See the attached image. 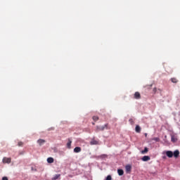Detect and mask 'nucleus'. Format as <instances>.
I'll list each match as a JSON object with an SVG mask.
<instances>
[{
	"instance_id": "nucleus-28",
	"label": "nucleus",
	"mask_w": 180,
	"mask_h": 180,
	"mask_svg": "<svg viewBox=\"0 0 180 180\" xmlns=\"http://www.w3.org/2000/svg\"><path fill=\"white\" fill-rule=\"evenodd\" d=\"M104 155V157H106V155Z\"/></svg>"
},
{
	"instance_id": "nucleus-22",
	"label": "nucleus",
	"mask_w": 180,
	"mask_h": 180,
	"mask_svg": "<svg viewBox=\"0 0 180 180\" xmlns=\"http://www.w3.org/2000/svg\"><path fill=\"white\" fill-rule=\"evenodd\" d=\"M105 180H112V176L110 175L107 176Z\"/></svg>"
},
{
	"instance_id": "nucleus-15",
	"label": "nucleus",
	"mask_w": 180,
	"mask_h": 180,
	"mask_svg": "<svg viewBox=\"0 0 180 180\" xmlns=\"http://www.w3.org/2000/svg\"><path fill=\"white\" fill-rule=\"evenodd\" d=\"M173 155L177 158V157H179V150H175L173 153Z\"/></svg>"
},
{
	"instance_id": "nucleus-14",
	"label": "nucleus",
	"mask_w": 180,
	"mask_h": 180,
	"mask_svg": "<svg viewBox=\"0 0 180 180\" xmlns=\"http://www.w3.org/2000/svg\"><path fill=\"white\" fill-rule=\"evenodd\" d=\"M74 153H81V147H76L74 148Z\"/></svg>"
},
{
	"instance_id": "nucleus-10",
	"label": "nucleus",
	"mask_w": 180,
	"mask_h": 180,
	"mask_svg": "<svg viewBox=\"0 0 180 180\" xmlns=\"http://www.w3.org/2000/svg\"><path fill=\"white\" fill-rule=\"evenodd\" d=\"M117 174L120 175V176H122L124 174V172L122 169H117Z\"/></svg>"
},
{
	"instance_id": "nucleus-13",
	"label": "nucleus",
	"mask_w": 180,
	"mask_h": 180,
	"mask_svg": "<svg viewBox=\"0 0 180 180\" xmlns=\"http://www.w3.org/2000/svg\"><path fill=\"white\" fill-rule=\"evenodd\" d=\"M135 131H136V133H140L141 131V127H140V126L139 125H136L135 128Z\"/></svg>"
},
{
	"instance_id": "nucleus-17",
	"label": "nucleus",
	"mask_w": 180,
	"mask_h": 180,
	"mask_svg": "<svg viewBox=\"0 0 180 180\" xmlns=\"http://www.w3.org/2000/svg\"><path fill=\"white\" fill-rule=\"evenodd\" d=\"M60 176H61L60 174H56L53 177V180H57L60 178Z\"/></svg>"
},
{
	"instance_id": "nucleus-3",
	"label": "nucleus",
	"mask_w": 180,
	"mask_h": 180,
	"mask_svg": "<svg viewBox=\"0 0 180 180\" xmlns=\"http://www.w3.org/2000/svg\"><path fill=\"white\" fill-rule=\"evenodd\" d=\"M166 155L169 158H172V157H174V153H172V151H171V150H167L166 152Z\"/></svg>"
},
{
	"instance_id": "nucleus-19",
	"label": "nucleus",
	"mask_w": 180,
	"mask_h": 180,
	"mask_svg": "<svg viewBox=\"0 0 180 180\" xmlns=\"http://www.w3.org/2000/svg\"><path fill=\"white\" fill-rule=\"evenodd\" d=\"M93 120H94V122H98V120H99V117L98 116H94Z\"/></svg>"
},
{
	"instance_id": "nucleus-23",
	"label": "nucleus",
	"mask_w": 180,
	"mask_h": 180,
	"mask_svg": "<svg viewBox=\"0 0 180 180\" xmlns=\"http://www.w3.org/2000/svg\"><path fill=\"white\" fill-rule=\"evenodd\" d=\"M129 122H130L131 124H133L134 123V120H133V119H131V118L129 119Z\"/></svg>"
},
{
	"instance_id": "nucleus-21",
	"label": "nucleus",
	"mask_w": 180,
	"mask_h": 180,
	"mask_svg": "<svg viewBox=\"0 0 180 180\" xmlns=\"http://www.w3.org/2000/svg\"><path fill=\"white\" fill-rule=\"evenodd\" d=\"M18 147H22L23 146V142L22 141L18 142Z\"/></svg>"
},
{
	"instance_id": "nucleus-16",
	"label": "nucleus",
	"mask_w": 180,
	"mask_h": 180,
	"mask_svg": "<svg viewBox=\"0 0 180 180\" xmlns=\"http://www.w3.org/2000/svg\"><path fill=\"white\" fill-rule=\"evenodd\" d=\"M148 153V148L146 147L143 150L141 151V154H146Z\"/></svg>"
},
{
	"instance_id": "nucleus-20",
	"label": "nucleus",
	"mask_w": 180,
	"mask_h": 180,
	"mask_svg": "<svg viewBox=\"0 0 180 180\" xmlns=\"http://www.w3.org/2000/svg\"><path fill=\"white\" fill-rule=\"evenodd\" d=\"M152 140H153L154 141L158 142V141H160V138H158V137L153 138V139H152Z\"/></svg>"
},
{
	"instance_id": "nucleus-4",
	"label": "nucleus",
	"mask_w": 180,
	"mask_h": 180,
	"mask_svg": "<svg viewBox=\"0 0 180 180\" xmlns=\"http://www.w3.org/2000/svg\"><path fill=\"white\" fill-rule=\"evenodd\" d=\"M171 141L172 143H176L178 141V137L175 135H171Z\"/></svg>"
},
{
	"instance_id": "nucleus-27",
	"label": "nucleus",
	"mask_w": 180,
	"mask_h": 180,
	"mask_svg": "<svg viewBox=\"0 0 180 180\" xmlns=\"http://www.w3.org/2000/svg\"><path fill=\"white\" fill-rule=\"evenodd\" d=\"M92 124H94H94H95V123H94V122H93V123H92Z\"/></svg>"
},
{
	"instance_id": "nucleus-1",
	"label": "nucleus",
	"mask_w": 180,
	"mask_h": 180,
	"mask_svg": "<svg viewBox=\"0 0 180 180\" xmlns=\"http://www.w3.org/2000/svg\"><path fill=\"white\" fill-rule=\"evenodd\" d=\"M108 124H105L104 126L103 127H99V126H97L96 127V131H103V130H105V129H106L108 130V129H110L108 127Z\"/></svg>"
},
{
	"instance_id": "nucleus-2",
	"label": "nucleus",
	"mask_w": 180,
	"mask_h": 180,
	"mask_svg": "<svg viewBox=\"0 0 180 180\" xmlns=\"http://www.w3.org/2000/svg\"><path fill=\"white\" fill-rule=\"evenodd\" d=\"M11 161H12L11 158H3V162L4 164H11Z\"/></svg>"
},
{
	"instance_id": "nucleus-5",
	"label": "nucleus",
	"mask_w": 180,
	"mask_h": 180,
	"mask_svg": "<svg viewBox=\"0 0 180 180\" xmlns=\"http://www.w3.org/2000/svg\"><path fill=\"white\" fill-rule=\"evenodd\" d=\"M90 144H91V146H98V144H99V141H98L95 139H93L91 141Z\"/></svg>"
},
{
	"instance_id": "nucleus-26",
	"label": "nucleus",
	"mask_w": 180,
	"mask_h": 180,
	"mask_svg": "<svg viewBox=\"0 0 180 180\" xmlns=\"http://www.w3.org/2000/svg\"><path fill=\"white\" fill-rule=\"evenodd\" d=\"M149 86V88L150 87V86H153V84H151L150 86Z\"/></svg>"
},
{
	"instance_id": "nucleus-6",
	"label": "nucleus",
	"mask_w": 180,
	"mask_h": 180,
	"mask_svg": "<svg viewBox=\"0 0 180 180\" xmlns=\"http://www.w3.org/2000/svg\"><path fill=\"white\" fill-rule=\"evenodd\" d=\"M37 143L39 146H43L46 143V141L44 139H39Z\"/></svg>"
},
{
	"instance_id": "nucleus-18",
	"label": "nucleus",
	"mask_w": 180,
	"mask_h": 180,
	"mask_svg": "<svg viewBox=\"0 0 180 180\" xmlns=\"http://www.w3.org/2000/svg\"><path fill=\"white\" fill-rule=\"evenodd\" d=\"M71 143H72V141H71V140L69 139V141L67 143L68 148H71Z\"/></svg>"
},
{
	"instance_id": "nucleus-8",
	"label": "nucleus",
	"mask_w": 180,
	"mask_h": 180,
	"mask_svg": "<svg viewBox=\"0 0 180 180\" xmlns=\"http://www.w3.org/2000/svg\"><path fill=\"white\" fill-rule=\"evenodd\" d=\"M150 156L145 155L142 158V161H150Z\"/></svg>"
},
{
	"instance_id": "nucleus-24",
	"label": "nucleus",
	"mask_w": 180,
	"mask_h": 180,
	"mask_svg": "<svg viewBox=\"0 0 180 180\" xmlns=\"http://www.w3.org/2000/svg\"><path fill=\"white\" fill-rule=\"evenodd\" d=\"M2 180H8V177L4 176V177L2 178Z\"/></svg>"
},
{
	"instance_id": "nucleus-9",
	"label": "nucleus",
	"mask_w": 180,
	"mask_h": 180,
	"mask_svg": "<svg viewBox=\"0 0 180 180\" xmlns=\"http://www.w3.org/2000/svg\"><path fill=\"white\" fill-rule=\"evenodd\" d=\"M47 162L49 164H53V162H54V158H47Z\"/></svg>"
},
{
	"instance_id": "nucleus-12",
	"label": "nucleus",
	"mask_w": 180,
	"mask_h": 180,
	"mask_svg": "<svg viewBox=\"0 0 180 180\" xmlns=\"http://www.w3.org/2000/svg\"><path fill=\"white\" fill-rule=\"evenodd\" d=\"M134 98H135V99H140L141 95H140V94L138 91H136L134 94Z\"/></svg>"
},
{
	"instance_id": "nucleus-25",
	"label": "nucleus",
	"mask_w": 180,
	"mask_h": 180,
	"mask_svg": "<svg viewBox=\"0 0 180 180\" xmlns=\"http://www.w3.org/2000/svg\"><path fill=\"white\" fill-rule=\"evenodd\" d=\"M49 130H54V127H51V128L49 129Z\"/></svg>"
},
{
	"instance_id": "nucleus-7",
	"label": "nucleus",
	"mask_w": 180,
	"mask_h": 180,
	"mask_svg": "<svg viewBox=\"0 0 180 180\" xmlns=\"http://www.w3.org/2000/svg\"><path fill=\"white\" fill-rule=\"evenodd\" d=\"M125 169H126L127 172H130L131 171V165H127L125 167Z\"/></svg>"
},
{
	"instance_id": "nucleus-11",
	"label": "nucleus",
	"mask_w": 180,
	"mask_h": 180,
	"mask_svg": "<svg viewBox=\"0 0 180 180\" xmlns=\"http://www.w3.org/2000/svg\"><path fill=\"white\" fill-rule=\"evenodd\" d=\"M171 81L173 84H178L179 80L176 79V77H173L171 79Z\"/></svg>"
}]
</instances>
